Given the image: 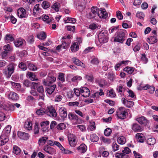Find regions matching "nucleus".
I'll return each instance as SVG.
<instances>
[{
	"mask_svg": "<svg viewBox=\"0 0 158 158\" xmlns=\"http://www.w3.org/2000/svg\"><path fill=\"white\" fill-rule=\"evenodd\" d=\"M60 116L63 118H66L67 116L66 109L64 107H61L59 110Z\"/></svg>",
	"mask_w": 158,
	"mask_h": 158,
	"instance_id": "nucleus-20",
	"label": "nucleus"
},
{
	"mask_svg": "<svg viewBox=\"0 0 158 158\" xmlns=\"http://www.w3.org/2000/svg\"><path fill=\"white\" fill-rule=\"evenodd\" d=\"M71 51L72 52H75L79 49V46L77 43H74L70 48Z\"/></svg>",
	"mask_w": 158,
	"mask_h": 158,
	"instance_id": "nucleus-34",
	"label": "nucleus"
},
{
	"mask_svg": "<svg viewBox=\"0 0 158 158\" xmlns=\"http://www.w3.org/2000/svg\"><path fill=\"white\" fill-rule=\"evenodd\" d=\"M34 133L35 134H38L39 133V124L38 123H35L33 129Z\"/></svg>",
	"mask_w": 158,
	"mask_h": 158,
	"instance_id": "nucleus-51",
	"label": "nucleus"
},
{
	"mask_svg": "<svg viewBox=\"0 0 158 158\" xmlns=\"http://www.w3.org/2000/svg\"><path fill=\"white\" fill-rule=\"evenodd\" d=\"M100 27L99 25H98L94 23H91L89 26V28L92 30H94L96 29H99Z\"/></svg>",
	"mask_w": 158,
	"mask_h": 158,
	"instance_id": "nucleus-52",
	"label": "nucleus"
},
{
	"mask_svg": "<svg viewBox=\"0 0 158 158\" xmlns=\"http://www.w3.org/2000/svg\"><path fill=\"white\" fill-rule=\"evenodd\" d=\"M9 98L12 100H16L19 98L17 94L14 92H10L9 95Z\"/></svg>",
	"mask_w": 158,
	"mask_h": 158,
	"instance_id": "nucleus-28",
	"label": "nucleus"
},
{
	"mask_svg": "<svg viewBox=\"0 0 158 158\" xmlns=\"http://www.w3.org/2000/svg\"><path fill=\"white\" fill-rule=\"evenodd\" d=\"M81 3L78 6L77 8L80 12H81L85 8L86 2L85 0H81Z\"/></svg>",
	"mask_w": 158,
	"mask_h": 158,
	"instance_id": "nucleus-22",
	"label": "nucleus"
},
{
	"mask_svg": "<svg viewBox=\"0 0 158 158\" xmlns=\"http://www.w3.org/2000/svg\"><path fill=\"white\" fill-rule=\"evenodd\" d=\"M136 120L141 125H143V126L147 125L148 123V120L143 116H141L137 118L136 119Z\"/></svg>",
	"mask_w": 158,
	"mask_h": 158,
	"instance_id": "nucleus-10",
	"label": "nucleus"
},
{
	"mask_svg": "<svg viewBox=\"0 0 158 158\" xmlns=\"http://www.w3.org/2000/svg\"><path fill=\"white\" fill-rule=\"evenodd\" d=\"M18 16L21 18H26V11L23 8H20L17 10Z\"/></svg>",
	"mask_w": 158,
	"mask_h": 158,
	"instance_id": "nucleus-16",
	"label": "nucleus"
},
{
	"mask_svg": "<svg viewBox=\"0 0 158 158\" xmlns=\"http://www.w3.org/2000/svg\"><path fill=\"white\" fill-rule=\"evenodd\" d=\"M17 64L15 63H10L7 66V70L5 69L3 72V74L7 78H10L12 74L14 73Z\"/></svg>",
	"mask_w": 158,
	"mask_h": 158,
	"instance_id": "nucleus-3",
	"label": "nucleus"
},
{
	"mask_svg": "<svg viewBox=\"0 0 158 158\" xmlns=\"http://www.w3.org/2000/svg\"><path fill=\"white\" fill-rule=\"evenodd\" d=\"M100 92H96L93 94H92L91 97L93 98H96L98 99L99 98L100 96L104 95V92H103V90L102 89H99Z\"/></svg>",
	"mask_w": 158,
	"mask_h": 158,
	"instance_id": "nucleus-24",
	"label": "nucleus"
},
{
	"mask_svg": "<svg viewBox=\"0 0 158 158\" xmlns=\"http://www.w3.org/2000/svg\"><path fill=\"white\" fill-rule=\"evenodd\" d=\"M11 128V127L8 125L3 129L0 137V146L4 145L8 141V137L10 132Z\"/></svg>",
	"mask_w": 158,
	"mask_h": 158,
	"instance_id": "nucleus-1",
	"label": "nucleus"
},
{
	"mask_svg": "<svg viewBox=\"0 0 158 158\" xmlns=\"http://www.w3.org/2000/svg\"><path fill=\"white\" fill-rule=\"evenodd\" d=\"M50 3L46 1H44L42 4V6L44 9H46L49 7Z\"/></svg>",
	"mask_w": 158,
	"mask_h": 158,
	"instance_id": "nucleus-56",
	"label": "nucleus"
},
{
	"mask_svg": "<svg viewBox=\"0 0 158 158\" xmlns=\"http://www.w3.org/2000/svg\"><path fill=\"white\" fill-rule=\"evenodd\" d=\"M46 114L52 117H56L57 115V113L54 108L52 106L47 107Z\"/></svg>",
	"mask_w": 158,
	"mask_h": 158,
	"instance_id": "nucleus-7",
	"label": "nucleus"
},
{
	"mask_svg": "<svg viewBox=\"0 0 158 158\" xmlns=\"http://www.w3.org/2000/svg\"><path fill=\"white\" fill-rule=\"evenodd\" d=\"M136 138L137 141L140 143H143L144 140V136L141 133H137L136 135Z\"/></svg>",
	"mask_w": 158,
	"mask_h": 158,
	"instance_id": "nucleus-32",
	"label": "nucleus"
},
{
	"mask_svg": "<svg viewBox=\"0 0 158 158\" xmlns=\"http://www.w3.org/2000/svg\"><path fill=\"white\" fill-rule=\"evenodd\" d=\"M73 62L78 66H80L83 68H85V65L82 62L76 57H74L72 59Z\"/></svg>",
	"mask_w": 158,
	"mask_h": 158,
	"instance_id": "nucleus-25",
	"label": "nucleus"
},
{
	"mask_svg": "<svg viewBox=\"0 0 158 158\" xmlns=\"http://www.w3.org/2000/svg\"><path fill=\"white\" fill-rule=\"evenodd\" d=\"M156 142V139L154 138L151 137L148 139L147 143L149 145H153Z\"/></svg>",
	"mask_w": 158,
	"mask_h": 158,
	"instance_id": "nucleus-47",
	"label": "nucleus"
},
{
	"mask_svg": "<svg viewBox=\"0 0 158 158\" xmlns=\"http://www.w3.org/2000/svg\"><path fill=\"white\" fill-rule=\"evenodd\" d=\"M25 42V40L21 38L16 39L14 42L15 46L17 47H21Z\"/></svg>",
	"mask_w": 158,
	"mask_h": 158,
	"instance_id": "nucleus-12",
	"label": "nucleus"
},
{
	"mask_svg": "<svg viewBox=\"0 0 158 158\" xmlns=\"http://www.w3.org/2000/svg\"><path fill=\"white\" fill-rule=\"evenodd\" d=\"M68 118L72 122L73 124L74 125L80 123L78 117L75 114L69 113L68 114Z\"/></svg>",
	"mask_w": 158,
	"mask_h": 158,
	"instance_id": "nucleus-6",
	"label": "nucleus"
},
{
	"mask_svg": "<svg viewBox=\"0 0 158 158\" xmlns=\"http://www.w3.org/2000/svg\"><path fill=\"white\" fill-rule=\"evenodd\" d=\"M64 21L65 23H74L76 22V20L74 18L67 17L64 19Z\"/></svg>",
	"mask_w": 158,
	"mask_h": 158,
	"instance_id": "nucleus-36",
	"label": "nucleus"
},
{
	"mask_svg": "<svg viewBox=\"0 0 158 158\" xmlns=\"http://www.w3.org/2000/svg\"><path fill=\"white\" fill-rule=\"evenodd\" d=\"M56 80L55 77L48 76L46 80H44L43 82L46 85H50L54 82Z\"/></svg>",
	"mask_w": 158,
	"mask_h": 158,
	"instance_id": "nucleus-14",
	"label": "nucleus"
},
{
	"mask_svg": "<svg viewBox=\"0 0 158 158\" xmlns=\"http://www.w3.org/2000/svg\"><path fill=\"white\" fill-rule=\"evenodd\" d=\"M149 41L148 42L150 44H152L157 41V38L156 36H152L148 39Z\"/></svg>",
	"mask_w": 158,
	"mask_h": 158,
	"instance_id": "nucleus-40",
	"label": "nucleus"
},
{
	"mask_svg": "<svg viewBox=\"0 0 158 158\" xmlns=\"http://www.w3.org/2000/svg\"><path fill=\"white\" fill-rule=\"evenodd\" d=\"M124 89L123 85L122 84H120L117 86L116 88L117 92L120 94H121L123 91V89Z\"/></svg>",
	"mask_w": 158,
	"mask_h": 158,
	"instance_id": "nucleus-59",
	"label": "nucleus"
},
{
	"mask_svg": "<svg viewBox=\"0 0 158 158\" xmlns=\"http://www.w3.org/2000/svg\"><path fill=\"white\" fill-rule=\"evenodd\" d=\"M115 157L117 158H127V156L123 153H117L115 154Z\"/></svg>",
	"mask_w": 158,
	"mask_h": 158,
	"instance_id": "nucleus-55",
	"label": "nucleus"
},
{
	"mask_svg": "<svg viewBox=\"0 0 158 158\" xmlns=\"http://www.w3.org/2000/svg\"><path fill=\"white\" fill-rule=\"evenodd\" d=\"M4 39L6 43H9L13 41L14 38L11 34H7L5 37Z\"/></svg>",
	"mask_w": 158,
	"mask_h": 158,
	"instance_id": "nucleus-27",
	"label": "nucleus"
},
{
	"mask_svg": "<svg viewBox=\"0 0 158 158\" xmlns=\"http://www.w3.org/2000/svg\"><path fill=\"white\" fill-rule=\"evenodd\" d=\"M98 41L101 45L107 43L108 41L107 32L106 30H102L98 35Z\"/></svg>",
	"mask_w": 158,
	"mask_h": 158,
	"instance_id": "nucleus-4",
	"label": "nucleus"
},
{
	"mask_svg": "<svg viewBox=\"0 0 158 158\" xmlns=\"http://www.w3.org/2000/svg\"><path fill=\"white\" fill-rule=\"evenodd\" d=\"M101 13L99 14L98 12V15L100 17L103 19H106L108 16V14L107 12L106 11L105 9L102 10L100 12Z\"/></svg>",
	"mask_w": 158,
	"mask_h": 158,
	"instance_id": "nucleus-29",
	"label": "nucleus"
},
{
	"mask_svg": "<svg viewBox=\"0 0 158 158\" xmlns=\"http://www.w3.org/2000/svg\"><path fill=\"white\" fill-rule=\"evenodd\" d=\"M27 41L30 44H32L34 41V38L32 35L29 36L28 37L27 39Z\"/></svg>",
	"mask_w": 158,
	"mask_h": 158,
	"instance_id": "nucleus-63",
	"label": "nucleus"
},
{
	"mask_svg": "<svg viewBox=\"0 0 158 158\" xmlns=\"http://www.w3.org/2000/svg\"><path fill=\"white\" fill-rule=\"evenodd\" d=\"M100 139L102 141L106 144H109L111 143V140L110 139L103 136L100 137Z\"/></svg>",
	"mask_w": 158,
	"mask_h": 158,
	"instance_id": "nucleus-45",
	"label": "nucleus"
},
{
	"mask_svg": "<svg viewBox=\"0 0 158 158\" xmlns=\"http://www.w3.org/2000/svg\"><path fill=\"white\" fill-rule=\"evenodd\" d=\"M31 82L27 79L24 81L23 84L27 87H30L31 86Z\"/></svg>",
	"mask_w": 158,
	"mask_h": 158,
	"instance_id": "nucleus-64",
	"label": "nucleus"
},
{
	"mask_svg": "<svg viewBox=\"0 0 158 158\" xmlns=\"http://www.w3.org/2000/svg\"><path fill=\"white\" fill-rule=\"evenodd\" d=\"M48 85V87H47L46 90L48 94L51 95L54 91L56 85L55 84L52 85Z\"/></svg>",
	"mask_w": 158,
	"mask_h": 158,
	"instance_id": "nucleus-23",
	"label": "nucleus"
},
{
	"mask_svg": "<svg viewBox=\"0 0 158 158\" xmlns=\"http://www.w3.org/2000/svg\"><path fill=\"white\" fill-rule=\"evenodd\" d=\"M94 47H89L87 48H85L84 51V53L85 54H87L89 52H93L94 50Z\"/></svg>",
	"mask_w": 158,
	"mask_h": 158,
	"instance_id": "nucleus-57",
	"label": "nucleus"
},
{
	"mask_svg": "<svg viewBox=\"0 0 158 158\" xmlns=\"http://www.w3.org/2000/svg\"><path fill=\"white\" fill-rule=\"evenodd\" d=\"M69 143L72 147H75L76 144L77 143L76 141V139L74 138H70L69 139Z\"/></svg>",
	"mask_w": 158,
	"mask_h": 158,
	"instance_id": "nucleus-50",
	"label": "nucleus"
},
{
	"mask_svg": "<svg viewBox=\"0 0 158 158\" xmlns=\"http://www.w3.org/2000/svg\"><path fill=\"white\" fill-rule=\"evenodd\" d=\"M127 114V110L124 107H121L117 111L116 115L117 117L121 119H124L126 118Z\"/></svg>",
	"mask_w": 158,
	"mask_h": 158,
	"instance_id": "nucleus-5",
	"label": "nucleus"
},
{
	"mask_svg": "<svg viewBox=\"0 0 158 158\" xmlns=\"http://www.w3.org/2000/svg\"><path fill=\"white\" fill-rule=\"evenodd\" d=\"M28 68L29 70L32 71H35L37 69L36 66L31 63L28 64Z\"/></svg>",
	"mask_w": 158,
	"mask_h": 158,
	"instance_id": "nucleus-49",
	"label": "nucleus"
},
{
	"mask_svg": "<svg viewBox=\"0 0 158 158\" xmlns=\"http://www.w3.org/2000/svg\"><path fill=\"white\" fill-rule=\"evenodd\" d=\"M81 95L84 97H88L90 94V91L89 89L85 87L81 88Z\"/></svg>",
	"mask_w": 158,
	"mask_h": 158,
	"instance_id": "nucleus-9",
	"label": "nucleus"
},
{
	"mask_svg": "<svg viewBox=\"0 0 158 158\" xmlns=\"http://www.w3.org/2000/svg\"><path fill=\"white\" fill-rule=\"evenodd\" d=\"M127 35L126 30H120L115 33L113 37L114 41L123 44L125 40Z\"/></svg>",
	"mask_w": 158,
	"mask_h": 158,
	"instance_id": "nucleus-2",
	"label": "nucleus"
},
{
	"mask_svg": "<svg viewBox=\"0 0 158 158\" xmlns=\"http://www.w3.org/2000/svg\"><path fill=\"white\" fill-rule=\"evenodd\" d=\"M48 139V138L47 136H44L40 138L38 141L39 145L40 146L41 145H44Z\"/></svg>",
	"mask_w": 158,
	"mask_h": 158,
	"instance_id": "nucleus-30",
	"label": "nucleus"
},
{
	"mask_svg": "<svg viewBox=\"0 0 158 158\" xmlns=\"http://www.w3.org/2000/svg\"><path fill=\"white\" fill-rule=\"evenodd\" d=\"M136 16L137 17L143 20L145 17V15L143 13L139 12H137L136 14Z\"/></svg>",
	"mask_w": 158,
	"mask_h": 158,
	"instance_id": "nucleus-60",
	"label": "nucleus"
},
{
	"mask_svg": "<svg viewBox=\"0 0 158 158\" xmlns=\"http://www.w3.org/2000/svg\"><path fill=\"white\" fill-rule=\"evenodd\" d=\"M128 60H123L120 63H119L116 64L115 66V69L116 70H117L120 67V66L123 64H127Z\"/></svg>",
	"mask_w": 158,
	"mask_h": 158,
	"instance_id": "nucleus-41",
	"label": "nucleus"
},
{
	"mask_svg": "<svg viewBox=\"0 0 158 158\" xmlns=\"http://www.w3.org/2000/svg\"><path fill=\"white\" fill-rule=\"evenodd\" d=\"M21 150L18 146L14 145L13 148V152L16 155H18L20 153Z\"/></svg>",
	"mask_w": 158,
	"mask_h": 158,
	"instance_id": "nucleus-39",
	"label": "nucleus"
},
{
	"mask_svg": "<svg viewBox=\"0 0 158 158\" xmlns=\"http://www.w3.org/2000/svg\"><path fill=\"white\" fill-rule=\"evenodd\" d=\"M90 138L91 141L93 142H97L99 139L98 137L94 133L90 134Z\"/></svg>",
	"mask_w": 158,
	"mask_h": 158,
	"instance_id": "nucleus-33",
	"label": "nucleus"
},
{
	"mask_svg": "<svg viewBox=\"0 0 158 158\" xmlns=\"http://www.w3.org/2000/svg\"><path fill=\"white\" fill-rule=\"evenodd\" d=\"M37 90L38 92L40 94L37 99L38 100L41 99L44 100L45 95L44 94V90L43 87L42 86L39 87L37 89Z\"/></svg>",
	"mask_w": 158,
	"mask_h": 158,
	"instance_id": "nucleus-18",
	"label": "nucleus"
},
{
	"mask_svg": "<svg viewBox=\"0 0 158 158\" xmlns=\"http://www.w3.org/2000/svg\"><path fill=\"white\" fill-rule=\"evenodd\" d=\"M29 78L32 81H37L38 79L36 77L35 74L32 72H28L27 73Z\"/></svg>",
	"mask_w": 158,
	"mask_h": 158,
	"instance_id": "nucleus-26",
	"label": "nucleus"
},
{
	"mask_svg": "<svg viewBox=\"0 0 158 158\" xmlns=\"http://www.w3.org/2000/svg\"><path fill=\"white\" fill-rule=\"evenodd\" d=\"M17 135L20 139L23 140H27L29 138V134L24 132L18 131Z\"/></svg>",
	"mask_w": 158,
	"mask_h": 158,
	"instance_id": "nucleus-19",
	"label": "nucleus"
},
{
	"mask_svg": "<svg viewBox=\"0 0 158 158\" xmlns=\"http://www.w3.org/2000/svg\"><path fill=\"white\" fill-rule=\"evenodd\" d=\"M60 3L56 2L52 6V9H54L56 12H57L59 10L60 7Z\"/></svg>",
	"mask_w": 158,
	"mask_h": 158,
	"instance_id": "nucleus-53",
	"label": "nucleus"
},
{
	"mask_svg": "<svg viewBox=\"0 0 158 158\" xmlns=\"http://www.w3.org/2000/svg\"><path fill=\"white\" fill-rule=\"evenodd\" d=\"M135 68L133 67H127L124 69V71L127 72L129 74H131L133 72Z\"/></svg>",
	"mask_w": 158,
	"mask_h": 158,
	"instance_id": "nucleus-44",
	"label": "nucleus"
},
{
	"mask_svg": "<svg viewBox=\"0 0 158 158\" xmlns=\"http://www.w3.org/2000/svg\"><path fill=\"white\" fill-rule=\"evenodd\" d=\"M24 127L28 130H31L32 129V123L28 121H27L25 123Z\"/></svg>",
	"mask_w": 158,
	"mask_h": 158,
	"instance_id": "nucleus-54",
	"label": "nucleus"
},
{
	"mask_svg": "<svg viewBox=\"0 0 158 158\" xmlns=\"http://www.w3.org/2000/svg\"><path fill=\"white\" fill-rule=\"evenodd\" d=\"M90 63L94 65H97L99 63V61L97 57L95 56H92L91 57Z\"/></svg>",
	"mask_w": 158,
	"mask_h": 158,
	"instance_id": "nucleus-38",
	"label": "nucleus"
},
{
	"mask_svg": "<svg viewBox=\"0 0 158 158\" xmlns=\"http://www.w3.org/2000/svg\"><path fill=\"white\" fill-rule=\"evenodd\" d=\"M66 125L65 124L60 123L58 124L56 127L57 129L59 130H62L66 128Z\"/></svg>",
	"mask_w": 158,
	"mask_h": 158,
	"instance_id": "nucleus-48",
	"label": "nucleus"
},
{
	"mask_svg": "<svg viewBox=\"0 0 158 158\" xmlns=\"http://www.w3.org/2000/svg\"><path fill=\"white\" fill-rule=\"evenodd\" d=\"M43 149L45 152L51 155H52L56 152V150L54 148L50 147L48 145L44 146Z\"/></svg>",
	"mask_w": 158,
	"mask_h": 158,
	"instance_id": "nucleus-13",
	"label": "nucleus"
},
{
	"mask_svg": "<svg viewBox=\"0 0 158 158\" xmlns=\"http://www.w3.org/2000/svg\"><path fill=\"white\" fill-rule=\"evenodd\" d=\"M10 82L13 88L15 89L18 91L20 90V88L21 87L20 84L14 82L12 81Z\"/></svg>",
	"mask_w": 158,
	"mask_h": 158,
	"instance_id": "nucleus-37",
	"label": "nucleus"
},
{
	"mask_svg": "<svg viewBox=\"0 0 158 158\" xmlns=\"http://www.w3.org/2000/svg\"><path fill=\"white\" fill-rule=\"evenodd\" d=\"M37 38L40 40H44L46 38V35L44 32H41L37 35Z\"/></svg>",
	"mask_w": 158,
	"mask_h": 158,
	"instance_id": "nucleus-43",
	"label": "nucleus"
},
{
	"mask_svg": "<svg viewBox=\"0 0 158 158\" xmlns=\"http://www.w3.org/2000/svg\"><path fill=\"white\" fill-rule=\"evenodd\" d=\"M131 129L135 132H141L143 130L142 127L136 123H133L132 125Z\"/></svg>",
	"mask_w": 158,
	"mask_h": 158,
	"instance_id": "nucleus-11",
	"label": "nucleus"
},
{
	"mask_svg": "<svg viewBox=\"0 0 158 158\" xmlns=\"http://www.w3.org/2000/svg\"><path fill=\"white\" fill-rule=\"evenodd\" d=\"M39 6L40 5L39 4H36L35 5L33 10V13L36 14L37 12L40 13L41 12V9L39 8Z\"/></svg>",
	"mask_w": 158,
	"mask_h": 158,
	"instance_id": "nucleus-46",
	"label": "nucleus"
},
{
	"mask_svg": "<svg viewBox=\"0 0 158 158\" xmlns=\"http://www.w3.org/2000/svg\"><path fill=\"white\" fill-rule=\"evenodd\" d=\"M122 103L128 108H131L134 105V103L131 101L127 100L124 98H123L121 99Z\"/></svg>",
	"mask_w": 158,
	"mask_h": 158,
	"instance_id": "nucleus-15",
	"label": "nucleus"
},
{
	"mask_svg": "<svg viewBox=\"0 0 158 158\" xmlns=\"http://www.w3.org/2000/svg\"><path fill=\"white\" fill-rule=\"evenodd\" d=\"M103 149H104L103 147H101L100 148V153L103 157H107L109 154V152L107 151H103Z\"/></svg>",
	"mask_w": 158,
	"mask_h": 158,
	"instance_id": "nucleus-31",
	"label": "nucleus"
},
{
	"mask_svg": "<svg viewBox=\"0 0 158 158\" xmlns=\"http://www.w3.org/2000/svg\"><path fill=\"white\" fill-rule=\"evenodd\" d=\"M91 12L89 13V19H92L95 17L96 15L99 12V9L96 6H92L91 9Z\"/></svg>",
	"mask_w": 158,
	"mask_h": 158,
	"instance_id": "nucleus-8",
	"label": "nucleus"
},
{
	"mask_svg": "<svg viewBox=\"0 0 158 158\" xmlns=\"http://www.w3.org/2000/svg\"><path fill=\"white\" fill-rule=\"evenodd\" d=\"M117 141L119 144H123L126 142V139L123 136H120L118 138Z\"/></svg>",
	"mask_w": 158,
	"mask_h": 158,
	"instance_id": "nucleus-42",
	"label": "nucleus"
},
{
	"mask_svg": "<svg viewBox=\"0 0 158 158\" xmlns=\"http://www.w3.org/2000/svg\"><path fill=\"white\" fill-rule=\"evenodd\" d=\"M112 132L111 129L110 128H107L105 130L104 134L106 136H109Z\"/></svg>",
	"mask_w": 158,
	"mask_h": 158,
	"instance_id": "nucleus-62",
	"label": "nucleus"
},
{
	"mask_svg": "<svg viewBox=\"0 0 158 158\" xmlns=\"http://www.w3.org/2000/svg\"><path fill=\"white\" fill-rule=\"evenodd\" d=\"M142 89L143 90L148 89V92L151 94H152L155 91V87L153 86H150L148 85H146L142 87Z\"/></svg>",
	"mask_w": 158,
	"mask_h": 158,
	"instance_id": "nucleus-21",
	"label": "nucleus"
},
{
	"mask_svg": "<svg viewBox=\"0 0 158 158\" xmlns=\"http://www.w3.org/2000/svg\"><path fill=\"white\" fill-rule=\"evenodd\" d=\"M87 147L84 143L81 144L77 147V149L78 152L81 154L85 153L87 150Z\"/></svg>",
	"mask_w": 158,
	"mask_h": 158,
	"instance_id": "nucleus-17",
	"label": "nucleus"
},
{
	"mask_svg": "<svg viewBox=\"0 0 158 158\" xmlns=\"http://www.w3.org/2000/svg\"><path fill=\"white\" fill-rule=\"evenodd\" d=\"M46 111L43 109H38L36 111V113L39 115H42L44 114H46Z\"/></svg>",
	"mask_w": 158,
	"mask_h": 158,
	"instance_id": "nucleus-61",
	"label": "nucleus"
},
{
	"mask_svg": "<svg viewBox=\"0 0 158 158\" xmlns=\"http://www.w3.org/2000/svg\"><path fill=\"white\" fill-rule=\"evenodd\" d=\"M107 94L108 96L111 98H114L116 96L115 93L113 89H110L109 92L107 93Z\"/></svg>",
	"mask_w": 158,
	"mask_h": 158,
	"instance_id": "nucleus-58",
	"label": "nucleus"
},
{
	"mask_svg": "<svg viewBox=\"0 0 158 158\" xmlns=\"http://www.w3.org/2000/svg\"><path fill=\"white\" fill-rule=\"evenodd\" d=\"M18 67L23 71H26L27 69V67L26 64L22 62H19L18 65Z\"/></svg>",
	"mask_w": 158,
	"mask_h": 158,
	"instance_id": "nucleus-35",
	"label": "nucleus"
}]
</instances>
